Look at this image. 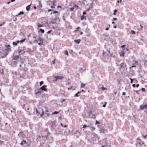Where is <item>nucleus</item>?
<instances>
[{
	"mask_svg": "<svg viewBox=\"0 0 147 147\" xmlns=\"http://www.w3.org/2000/svg\"><path fill=\"white\" fill-rule=\"evenodd\" d=\"M36 111L38 115H40L41 116H42L44 114V111L42 109L39 108L38 109H36Z\"/></svg>",
	"mask_w": 147,
	"mask_h": 147,
	"instance_id": "f257e3e1",
	"label": "nucleus"
},
{
	"mask_svg": "<svg viewBox=\"0 0 147 147\" xmlns=\"http://www.w3.org/2000/svg\"><path fill=\"white\" fill-rule=\"evenodd\" d=\"M54 78H55V81H59V80H62L63 78V77L61 76H54Z\"/></svg>",
	"mask_w": 147,
	"mask_h": 147,
	"instance_id": "f03ea898",
	"label": "nucleus"
},
{
	"mask_svg": "<svg viewBox=\"0 0 147 147\" xmlns=\"http://www.w3.org/2000/svg\"><path fill=\"white\" fill-rule=\"evenodd\" d=\"M47 86L46 85H44L42 86V87H41L40 89H39L38 90V93L40 92V90H43L45 91H47V89L46 88L47 87Z\"/></svg>",
	"mask_w": 147,
	"mask_h": 147,
	"instance_id": "7ed1b4c3",
	"label": "nucleus"
},
{
	"mask_svg": "<svg viewBox=\"0 0 147 147\" xmlns=\"http://www.w3.org/2000/svg\"><path fill=\"white\" fill-rule=\"evenodd\" d=\"M5 47L6 48L5 50L7 52H8L9 51H11V49L10 48V46L9 45H5Z\"/></svg>",
	"mask_w": 147,
	"mask_h": 147,
	"instance_id": "20e7f679",
	"label": "nucleus"
},
{
	"mask_svg": "<svg viewBox=\"0 0 147 147\" xmlns=\"http://www.w3.org/2000/svg\"><path fill=\"white\" fill-rule=\"evenodd\" d=\"M140 109L142 110L147 109V104L144 105H141L140 106Z\"/></svg>",
	"mask_w": 147,
	"mask_h": 147,
	"instance_id": "39448f33",
	"label": "nucleus"
},
{
	"mask_svg": "<svg viewBox=\"0 0 147 147\" xmlns=\"http://www.w3.org/2000/svg\"><path fill=\"white\" fill-rule=\"evenodd\" d=\"M18 53L20 55H22L24 54L25 53V51L24 50H21L19 51Z\"/></svg>",
	"mask_w": 147,
	"mask_h": 147,
	"instance_id": "423d86ee",
	"label": "nucleus"
},
{
	"mask_svg": "<svg viewBox=\"0 0 147 147\" xmlns=\"http://www.w3.org/2000/svg\"><path fill=\"white\" fill-rule=\"evenodd\" d=\"M126 66V64H125L124 63H122L120 64V69H121L122 68Z\"/></svg>",
	"mask_w": 147,
	"mask_h": 147,
	"instance_id": "0eeeda50",
	"label": "nucleus"
},
{
	"mask_svg": "<svg viewBox=\"0 0 147 147\" xmlns=\"http://www.w3.org/2000/svg\"><path fill=\"white\" fill-rule=\"evenodd\" d=\"M19 57V55L14 56L13 57V59L15 60H17Z\"/></svg>",
	"mask_w": 147,
	"mask_h": 147,
	"instance_id": "6e6552de",
	"label": "nucleus"
},
{
	"mask_svg": "<svg viewBox=\"0 0 147 147\" xmlns=\"http://www.w3.org/2000/svg\"><path fill=\"white\" fill-rule=\"evenodd\" d=\"M38 40L40 41V42H42L43 39L40 37L39 36Z\"/></svg>",
	"mask_w": 147,
	"mask_h": 147,
	"instance_id": "1a4fd4ad",
	"label": "nucleus"
},
{
	"mask_svg": "<svg viewBox=\"0 0 147 147\" xmlns=\"http://www.w3.org/2000/svg\"><path fill=\"white\" fill-rule=\"evenodd\" d=\"M43 108L44 109V110H45V112H49L48 110L47 107H43Z\"/></svg>",
	"mask_w": 147,
	"mask_h": 147,
	"instance_id": "9d476101",
	"label": "nucleus"
},
{
	"mask_svg": "<svg viewBox=\"0 0 147 147\" xmlns=\"http://www.w3.org/2000/svg\"><path fill=\"white\" fill-rule=\"evenodd\" d=\"M86 17L84 16L83 15H82L81 17V19L82 20H86Z\"/></svg>",
	"mask_w": 147,
	"mask_h": 147,
	"instance_id": "9b49d317",
	"label": "nucleus"
},
{
	"mask_svg": "<svg viewBox=\"0 0 147 147\" xmlns=\"http://www.w3.org/2000/svg\"><path fill=\"white\" fill-rule=\"evenodd\" d=\"M81 41V40L80 39H78L77 40H75L74 41L78 43H79Z\"/></svg>",
	"mask_w": 147,
	"mask_h": 147,
	"instance_id": "f8f14e48",
	"label": "nucleus"
},
{
	"mask_svg": "<svg viewBox=\"0 0 147 147\" xmlns=\"http://www.w3.org/2000/svg\"><path fill=\"white\" fill-rule=\"evenodd\" d=\"M26 143V141L25 140H23L20 143V144L22 145Z\"/></svg>",
	"mask_w": 147,
	"mask_h": 147,
	"instance_id": "ddd939ff",
	"label": "nucleus"
},
{
	"mask_svg": "<svg viewBox=\"0 0 147 147\" xmlns=\"http://www.w3.org/2000/svg\"><path fill=\"white\" fill-rule=\"evenodd\" d=\"M120 55L121 56L123 57L124 55V53L123 52H121L120 53Z\"/></svg>",
	"mask_w": 147,
	"mask_h": 147,
	"instance_id": "4468645a",
	"label": "nucleus"
},
{
	"mask_svg": "<svg viewBox=\"0 0 147 147\" xmlns=\"http://www.w3.org/2000/svg\"><path fill=\"white\" fill-rule=\"evenodd\" d=\"M86 86V85L82 83L81 84V86L82 88H84Z\"/></svg>",
	"mask_w": 147,
	"mask_h": 147,
	"instance_id": "2eb2a0df",
	"label": "nucleus"
},
{
	"mask_svg": "<svg viewBox=\"0 0 147 147\" xmlns=\"http://www.w3.org/2000/svg\"><path fill=\"white\" fill-rule=\"evenodd\" d=\"M91 118L93 119H95L96 118V116L95 115L93 114L92 115V117H91Z\"/></svg>",
	"mask_w": 147,
	"mask_h": 147,
	"instance_id": "dca6fc26",
	"label": "nucleus"
},
{
	"mask_svg": "<svg viewBox=\"0 0 147 147\" xmlns=\"http://www.w3.org/2000/svg\"><path fill=\"white\" fill-rule=\"evenodd\" d=\"M81 92H77V93L76 94H75V96H76V97H78V96H79L78 94H80Z\"/></svg>",
	"mask_w": 147,
	"mask_h": 147,
	"instance_id": "f3484780",
	"label": "nucleus"
},
{
	"mask_svg": "<svg viewBox=\"0 0 147 147\" xmlns=\"http://www.w3.org/2000/svg\"><path fill=\"white\" fill-rule=\"evenodd\" d=\"M59 113V112H57V111H55L53 113H52V114L54 115L55 114H58Z\"/></svg>",
	"mask_w": 147,
	"mask_h": 147,
	"instance_id": "a211bd4d",
	"label": "nucleus"
},
{
	"mask_svg": "<svg viewBox=\"0 0 147 147\" xmlns=\"http://www.w3.org/2000/svg\"><path fill=\"white\" fill-rule=\"evenodd\" d=\"M131 34H136V32L134 30H131Z\"/></svg>",
	"mask_w": 147,
	"mask_h": 147,
	"instance_id": "6ab92c4d",
	"label": "nucleus"
},
{
	"mask_svg": "<svg viewBox=\"0 0 147 147\" xmlns=\"http://www.w3.org/2000/svg\"><path fill=\"white\" fill-rule=\"evenodd\" d=\"M142 136L143 137V138L144 139L146 138H147V134H146L145 135H142Z\"/></svg>",
	"mask_w": 147,
	"mask_h": 147,
	"instance_id": "aec40b11",
	"label": "nucleus"
},
{
	"mask_svg": "<svg viewBox=\"0 0 147 147\" xmlns=\"http://www.w3.org/2000/svg\"><path fill=\"white\" fill-rule=\"evenodd\" d=\"M92 113V112L91 111H90L88 113V114L89 116H90L91 115Z\"/></svg>",
	"mask_w": 147,
	"mask_h": 147,
	"instance_id": "412c9836",
	"label": "nucleus"
},
{
	"mask_svg": "<svg viewBox=\"0 0 147 147\" xmlns=\"http://www.w3.org/2000/svg\"><path fill=\"white\" fill-rule=\"evenodd\" d=\"M26 39L25 38L24 39H23L22 40H21L20 41V43H22L23 42H24L25 40H26Z\"/></svg>",
	"mask_w": 147,
	"mask_h": 147,
	"instance_id": "4be33fe9",
	"label": "nucleus"
},
{
	"mask_svg": "<svg viewBox=\"0 0 147 147\" xmlns=\"http://www.w3.org/2000/svg\"><path fill=\"white\" fill-rule=\"evenodd\" d=\"M117 10L115 9L114 10L113 13V15H116V12L117 11Z\"/></svg>",
	"mask_w": 147,
	"mask_h": 147,
	"instance_id": "5701e85b",
	"label": "nucleus"
},
{
	"mask_svg": "<svg viewBox=\"0 0 147 147\" xmlns=\"http://www.w3.org/2000/svg\"><path fill=\"white\" fill-rule=\"evenodd\" d=\"M52 3L53 5L54 6L55 5V1H53L52 2Z\"/></svg>",
	"mask_w": 147,
	"mask_h": 147,
	"instance_id": "b1692460",
	"label": "nucleus"
},
{
	"mask_svg": "<svg viewBox=\"0 0 147 147\" xmlns=\"http://www.w3.org/2000/svg\"><path fill=\"white\" fill-rule=\"evenodd\" d=\"M40 31L42 33H44V30L43 29H40Z\"/></svg>",
	"mask_w": 147,
	"mask_h": 147,
	"instance_id": "393cba45",
	"label": "nucleus"
},
{
	"mask_svg": "<svg viewBox=\"0 0 147 147\" xmlns=\"http://www.w3.org/2000/svg\"><path fill=\"white\" fill-rule=\"evenodd\" d=\"M103 87L101 88V90H105L106 89V88H105L104 87H103V86H102Z\"/></svg>",
	"mask_w": 147,
	"mask_h": 147,
	"instance_id": "a878e982",
	"label": "nucleus"
},
{
	"mask_svg": "<svg viewBox=\"0 0 147 147\" xmlns=\"http://www.w3.org/2000/svg\"><path fill=\"white\" fill-rule=\"evenodd\" d=\"M80 27H78L77 28H76V30L74 31V32H76V31H78V29H80Z\"/></svg>",
	"mask_w": 147,
	"mask_h": 147,
	"instance_id": "bb28decb",
	"label": "nucleus"
},
{
	"mask_svg": "<svg viewBox=\"0 0 147 147\" xmlns=\"http://www.w3.org/2000/svg\"><path fill=\"white\" fill-rule=\"evenodd\" d=\"M24 14V12H23V11H21L19 13V14H18V15H20V14Z\"/></svg>",
	"mask_w": 147,
	"mask_h": 147,
	"instance_id": "cd10ccee",
	"label": "nucleus"
},
{
	"mask_svg": "<svg viewBox=\"0 0 147 147\" xmlns=\"http://www.w3.org/2000/svg\"><path fill=\"white\" fill-rule=\"evenodd\" d=\"M26 9L27 10V11L29 10L30 8H29V5H28L27 7H26Z\"/></svg>",
	"mask_w": 147,
	"mask_h": 147,
	"instance_id": "c85d7f7f",
	"label": "nucleus"
},
{
	"mask_svg": "<svg viewBox=\"0 0 147 147\" xmlns=\"http://www.w3.org/2000/svg\"><path fill=\"white\" fill-rule=\"evenodd\" d=\"M78 7L77 5H75L74 7V8H76V9H78Z\"/></svg>",
	"mask_w": 147,
	"mask_h": 147,
	"instance_id": "c756f323",
	"label": "nucleus"
},
{
	"mask_svg": "<svg viewBox=\"0 0 147 147\" xmlns=\"http://www.w3.org/2000/svg\"><path fill=\"white\" fill-rule=\"evenodd\" d=\"M95 128L94 127H92L91 129V131H93V130H95Z\"/></svg>",
	"mask_w": 147,
	"mask_h": 147,
	"instance_id": "7c9ffc66",
	"label": "nucleus"
},
{
	"mask_svg": "<svg viewBox=\"0 0 147 147\" xmlns=\"http://www.w3.org/2000/svg\"><path fill=\"white\" fill-rule=\"evenodd\" d=\"M43 26V25L39 24L38 25V27H41Z\"/></svg>",
	"mask_w": 147,
	"mask_h": 147,
	"instance_id": "2f4dec72",
	"label": "nucleus"
},
{
	"mask_svg": "<svg viewBox=\"0 0 147 147\" xmlns=\"http://www.w3.org/2000/svg\"><path fill=\"white\" fill-rule=\"evenodd\" d=\"M65 55H67V56H68V55L69 54H68V51H65Z\"/></svg>",
	"mask_w": 147,
	"mask_h": 147,
	"instance_id": "473e14b6",
	"label": "nucleus"
},
{
	"mask_svg": "<svg viewBox=\"0 0 147 147\" xmlns=\"http://www.w3.org/2000/svg\"><path fill=\"white\" fill-rule=\"evenodd\" d=\"M141 90H142L143 92H145V89L144 88H142Z\"/></svg>",
	"mask_w": 147,
	"mask_h": 147,
	"instance_id": "72a5a7b5",
	"label": "nucleus"
},
{
	"mask_svg": "<svg viewBox=\"0 0 147 147\" xmlns=\"http://www.w3.org/2000/svg\"><path fill=\"white\" fill-rule=\"evenodd\" d=\"M13 45H15L16 46H17V43H16L15 42H13Z\"/></svg>",
	"mask_w": 147,
	"mask_h": 147,
	"instance_id": "f704fd0d",
	"label": "nucleus"
},
{
	"mask_svg": "<svg viewBox=\"0 0 147 147\" xmlns=\"http://www.w3.org/2000/svg\"><path fill=\"white\" fill-rule=\"evenodd\" d=\"M43 81H41L40 82V85L41 86L43 84Z\"/></svg>",
	"mask_w": 147,
	"mask_h": 147,
	"instance_id": "c9c22d12",
	"label": "nucleus"
},
{
	"mask_svg": "<svg viewBox=\"0 0 147 147\" xmlns=\"http://www.w3.org/2000/svg\"><path fill=\"white\" fill-rule=\"evenodd\" d=\"M129 79L131 80L130 83H132L133 82V80L131 78H130Z\"/></svg>",
	"mask_w": 147,
	"mask_h": 147,
	"instance_id": "e433bc0d",
	"label": "nucleus"
},
{
	"mask_svg": "<svg viewBox=\"0 0 147 147\" xmlns=\"http://www.w3.org/2000/svg\"><path fill=\"white\" fill-rule=\"evenodd\" d=\"M73 88V86H71V87L68 88V89H68V90H69V89H72V88Z\"/></svg>",
	"mask_w": 147,
	"mask_h": 147,
	"instance_id": "4c0bfd02",
	"label": "nucleus"
},
{
	"mask_svg": "<svg viewBox=\"0 0 147 147\" xmlns=\"http://www.w3.org/2000/svg\"><path fill=\"white\" fill-rule=\"evenodd\" d=\"M100 123L98 121H97L96 120V123L95 124H99Z\"/></svg>",
	"mask_w": 147,
	"mask_h": 147,
	"instance_id": "58836bf2",
	"label": "nucleus"
},
{
	"mask_svg": "<svg viewBox=\"0 0 147 147\" xmlns=\"http://www.w3.org/2000/svg\"><path fill=\"white\" fill-rule=\"evenodd\" d=\"M122 2V0H118L117 1V3H119V2L120 3H121V2Z\"/></svg>",
	"mask_w": 147,
	"mask_h": 147,
	"instance_id": "ea45409f",
	"label": "nucleus"
},
{
	"mask_svg": "<svg viewBox=\"0 0 147 147\" xmlns=\"http://www.w3.org/2000/svg\"><path fill=\"white\" fill-rule=\"evenodd\" d=\"M125 45H122L121 46V47L122 48H123V47H125Z\"/></svg>",
	"mask_w": 147,
	"mask_h": 147,
	"instance_id": "a19ab883",
	"label": "nucleus"
},
{
	"mask_svg": "<svg viewBox=\"0 0 147 147\" xmlns=\"http://www.w3.org/2000/svg\"><path fill=\"white\" fill-rule=\"evenodd\" d=\"M5 22H3V23L0 24V27L2 26L3 24H5Z\"/></svg>",
	"mask_w": 147,
	"mask_h": 147,
	"instance_id": "79ce46f5",
	"label": "nucleus"
},
{
	"mask_svg": "<svg viewBox=\"0 0 147 147\" xmlns=\"http://www.w3.org/2000/svg\"><path fill=\"white\" fill-rule=\"evenodd\" d=\"M87 127V126L86 125H83V128H84L86 127Z\"/></svg>",
	"mask_w": 147,
	"mask_h": 147,
	"instance_id": "37998d69",
	"label": "nucleus"
},
{
	"mask_svg": "<svg viewBox=\"0 0 147 147\" xmlns=\"http://www.w3.org/2000/svg\"><path fill=\"white\" fill-rule=\"evenodd\" d=\"M58 11H53V13H58Z\"/></svg>",
	"mask_w": 147,
	"mask_h": 147,
	"instance_id": "c03bdc74",
	"label": "nucleus"
},
{
	"mask_svg": "<svg viewBox=\"0 0 147 147\" xmlns=\"http://www.w3.org/2000/svg\"><path fill=\"white\" fill-rule=\"evenodd\" d=\"M52 31V30H50V31H48L47 32V33L48 34H50L51 33V32Z\"/></svg>",
	"mask_w": 147,
	"mask_h": 147,
	"instance_id": "a18cd8bd",
	"label": "nucleus"
},
{
	"mask_svg": "<svg viewBox=\"0 0 147 147\" xmlns=\"http://www.w3.org/2000/svg\"><path fill=\"white\" fill-rule=\"evenodd\" d=\"M74 7H71L70 8V9L71 11H72L74 9Z\"/></svg>",
	"mask_w": 147,
	"mask_h": 147,
	"instance_id": "49530a36",
	"label": "nucleus"
},
{
	"mask_svg": "<svg viewBox=\"0 0 147 147\" xmlns=\"http://www.w3.org/2000/svg\"><path fill=\"white\" fill-rule=\"evenodd\" d=\"M53 63V64H55V60H54L52 62Z\"/></svg>",
	"mask_w": 147,
	"mask_h": 147,
	"instance_id": "de8ad7c7",
	"label": "nucleus"
},
{
	"mask_svg": "<svg viewBox=\"0 0 147 147\" xmlns=\"http://www.w3.org/2000/svg\"><path fill=\"white\" fill-rule=\"evenodd\" d=\"M51 7L52 9L55 8V7L54 6H51Z\"/></svg>",
	"mask_w": 147,
	"mask_h": 147,
	"instance_id": "09e8293b",
	"label": "nucleus"
},
{
	"mask_svg": "<svg viewBox=\"0 0 147 147\" xmlns=\"http://www.w3.org/2000/svg\"><path fill=\"white\" fill-rule=\"evenodd\" d=\"M106 102L105 103V104L104 105H103V107H106Z\"/></svg>",
	"mask_w": 147,
	"mask_h": 147,
	"instance_id": "8fccbe9b",
	"label": "nucleus"
},
{
	"mask_svg": "<svg viewBox=\"0 0 147 147\" xmlns=\"http://www.w3.org/2000/svg\"><path fill=\"white\" fill-rule=\"evenodd\" d=\"M126 94H125V92H123L122 93V95H125Z\"/></svg>",
	"mask_w": 147,
	"mask_h": 147,
	"instance_id": "3c124183",
	"label": "nucleus"
},
{
	"mask_svg": "<svg viewBox=\"0 0 147 147\" xmlns=\"http://www.w3.org/2000/svg\"><path fill=\"white\" fill-rule=\"evenodd\" d=\"M132 86L133 87H135L136 86V85L135 84H134L132 85Z\"/></svg>",
	"mask_w": 147,
	"mask_h": 147,
	"instance_id": "603ef678",
	"label": "nucleus"
},
{
	"mask_svg": "<svg viewBox=\"0 0 147 147\" xmlns=\"http://www.w3.org/2000/svg\"><path fill=\"white\" fill-rule=\"evenodd\" d=\"M139 84H137L136 85V87L138 88L139 86Z\"/></svg>",
	"mask_w": 147,
	"mask_h": 147,
	"instance_id": "864d4df0",
	"label": "nucleus"
},
{
	"mask_svg": "<svg viewBox=\"0 0 147 147\" xmlns=\"http://www.w3.org/2000/svg\"><path fill=\"white\" fill-rule=\"evenodd\" d=\"M113 20H117V19L116 18H114Z\"/></svg>",
	"mask_w": 147,
	"mask_h": 147,
	"instance_id": "5fc2aeb1",
	"label": "nucleus"
},
{
	"mask_svg": "<svg viewBox=\"0 0 147 147\" xmlns=\"http://www.w3.org/2000/svg\"><path fill=\"white\" fill-rule=\"evenodd\" d=\"M109 29V28H106L105 29V30H108Z\"/></svg>",
	"mask_w": 147,
	"mask_h": 147,
	"instance_id": "6e6d98bb",
	"label": "nucleus"
},
{
	"mask_svg": "<svg viewBox=\"0 0 147 147\" xmlns=\"http://www.w3.org/2000/svg\"><path fill=\"white\" fill-rule=\"evenodd\" d=\"M52 10L51 9H49L48 10V12H49L51 11H52Z\"/></svg>",
	"mask_w": 147,
	"mask_h": 147,
	"instance_id": "4d7b16f0",
	"label": "nucleus"
},
{
	"mask_svg": "<svg viewBox=\"0 0 147 147\" xmlns=\"http://www.w3.org/2000/svg\"><path fill=\"white\" fill-rule=\"evenodd\" d=\"M61 126L62 127H63L64 126H63V124H62V123H61Z\"/></svg>",
	"mask_w": 147,
	"mask_h": 147,
	"instance_id": "13d9d810",
	"label": "nucleus"
},
{
	"mask_svg": "<svg viewBox=\"0 0 147 147\" xmlns=\"http://www.w3.org/2000/svg\"><path fill=\"white\" fill-rule=\"evenodd\" d=\"M19 42H20V41L19 40H18L17 41V43L18 44V43H19Z\"/></svg>",
	"mask_w": 147,
	"mask_h": 147,
	"instance_id": "bf43d9fd",
	"label": "nucleus"
},
{
	"mask_svg": "<svg viewBox=\"0 0 147 147\" xmlns=\"http://www.w3.org/2000/svg\"><path fill=\"white\" fill-rule=\"evenodd\" d=\"M61 6H57V8H61Z\"/></svg>",
	"mask_w": 147,
	"mask_h": 147,
	"instance_id": "052dcab7",
	"label": "nucleus"
},
{
	"mask_svg": "<svg viewBox=\"0 0 147 147\" xmlns=\"http://www.w3.org/2000/svg\"><path fill=\"white\" fill-rule=\"evenodd\" d=\"M83 15H84V14H86V13L85 12H83Z\"/></svg>",
	"mask_w": 147,
	"mask_h": 147,
	"instance_id": "680f3d73",
	"label": "nucleus"
},
{
	"mask_svg": "<svg viewBox=\"0 0 147 147\" xmlns=\"http://www.w3.org/2000/svg\"><path fill=\"white\" fill-rule=\"evenodd\" d=\"M15 1V0H11V2H13Z\"/></svg>",
	"mask_w": 147,
	"mask_h": 147,
	"instance_id": "e2e57ef3",
	"label": "nucleus"
},
{
	"mask_svg": "<svg viewBox=\"0 0 147 147\" xmlns=\"http://www.w3.org/2000/svg\"><path fill=\"white\" fill-rule=\"evenodd\" d=\"M63 127H67V125H65Z\"/></svg>",
	"mask_w": 147,
	"mask_h": 147,
	"instance_id": "0e129e2a",
	"label": "nucleus"
},
{
	"mask_svg": "<svg viewBox=\"0 0 147 147\" xmlns=\"http://www.w3.org/2000/svg\"><path fill=\"white\" fill-rule=\"evenodd\" d=\"M114 93L115 95H116V94H117V92H114Z\"/></svg>",
	"mask_w": 147,
	"mask_h": 147,
	"instance_id": "69168bd1",
	"label": "nucleus"
},
{
	"mask_svg": "<svg viewBox=\"0 0 147 147\" xmlns=\"http://www.w3.org/2000/svg\"><path fill=\"white\" fill-rule=\"evenodd\" d=\"M146 62H147V60L144 61V63H145Z\"/></svg>",
	"mask_w": 147,
	"mask_h": 147,
	"instance_id": "338daca9",
	"label": "nucleus"
},
{
	"mask_svg": "<svg viewBox=\"0 0 147 147\" xmlns=\"http://www.w3.org/2000/svg\"><path fill=\"white\" fill-rule=\"evenodd\" d=\"M47 116L48 117V116H49V113H47Z\"/></svg>",
	"mask_w": 147,
	"mask_h": 147,
	"instance_id": "774afa93",
	"label": "nucleus"
}]
</instances>
